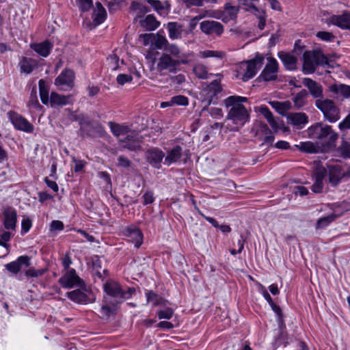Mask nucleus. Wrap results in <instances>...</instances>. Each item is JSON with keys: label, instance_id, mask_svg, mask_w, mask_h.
<instances>
[{"label": "nucleus", "instance_id": "f257e3e1", "mask_svg": "<svg viewBox=\"0 0 350 350\" xmlns=\"http://www.w3.org/2000/svg\"><path fill=\"white\" fill-rule=\"evenodd\" d=\"M306 132L309 138L317 142L321 151L329 152L336 148L338 134L331 126L317 123L310 126Z\"/></svg>", "mask_w": 350, "mask_h": 350}, {"label": "nucleus", "instance_id": "f03ea898", "mask_svg": "<svg viewBox=\"0 0 350 350\" xmlns=\"http://www.w3.org/2000/svg\"><path fill=\"white\" fill-rule=\"evenodd\" d=\"M247 98L231 96L225 99L224 103L227 107L230 109L228 112L226 120H231L234 125L233 127H227L230 131H238L250 120V113L246 108L241 104L245 102Z\"/></svg>", "mask_w": 350, "mask_h": 350}, {"label": "nucleus", "instance_id": "7ed1b4c3", "mask_svg": "<svg viewBox=\"0 0 350 350\" xmlns=\"http://www.w3.org/2000/svg\"><path fill=\"white\" fill-rule=\"evenodd\" d=\"M303 72L304 74L314 72L316 68L319 65L327 64V58L320 51H306L303 55Z\"/></svg>", "mask_w": 350, "mask_h": 350}, {"label": "nucleus", "instance_id": "20e7f679", "mask_svg": "<svg viewBox=\"0 0 350 350\" xmlns=\"http://www.w3.org/2000/svg\"><path fill=\"white\" fill-rule=\"evenodd\" d=\"M103 290L108 295L115 298L120 302L129 299L135 292L133 288H129L126 291H124L120 285L114 280H108L103 285Z\"/></svg>", "mask_w": 350, "mask_h": 350}, {"label": "nucleus", "instance_id": "39448f33", "mask_svg": "<svg viewBox=\"0 0 350 350\" xmlns=\"http://www.w3.org/2000/svg\"><path fill=\"white\" fill-rule=\"evenodd\" d=\"M264 56L257 54L254 59L242 63L239 70V73H242L241 79L243 81H247L253 78L256 75L258 70L262 66Z\"/></svg>", "mask_w": 350, "mask_h": 350}, {"label": "nucleus", "instance_id": "423d86ee", "mask_svg": "<svg viewBox=\"0 0 350 350\" xmlns=\"http://www.w3.org/2000/svg\"><path fill=\"white\" fill-rule=\"evenodd\" d=\"M316 107L322 111L326 120L335 122L340 118V110L330 99H317Z\"/></svg>", "mask_w": 350, "mask_h": 350}, {"label": "nucleus", "instance_id": "0eeeda50", "mask_svg": "<svg viewBox=\"0 0 350 350\" xmlns=\"http://www.w3.org/2000/svg\"><path fill=\"white\" fill-rule=\"evenodd\" d=\"M75 72L68 68L64 69L55 79V85L62 91H70L75 86Z\"/></svg>", "mask_w": 350, "mask_h": 350}, {"label": "nucleus", "instance_id": "6e6552de", "mask_svg": "<svg viewBox=\"0 0 350 350\" xmlns=\"http://www.w3.org/2000/svg\"><path fill=\"white\" fill-rule=\"evenodd\" d=\"M67 293L68 297L77 304H87L95 300L94 294L83 284V287Z\"/></svg>", "mask_w": 350, "mask_h": 350}, {"label": "nucleus", "instance_id": "1a4fd4ad", "mask_svg": "<svg viewBox=\"0 0 350 350\" xmlns=\"http://www.w3.org/2000/svg\"><path fill=\"white\" fill-rule=\"evenodd\" d=\"M268 62L258 77L260 81H271L278 78V64L273 57L267 58Z\"/></svg>", "mask_w": 350, "mask_h": 350}, {"label": "nucleus", "instance_id": "9d476101", "mask_svg": "<svg viewBox=\"0 0 350 350\" xmlns=\"http://www.w3.org/2000/svg\"><path fill=\"white\" fill-rule=\"evenodd\" d=\"M59 282L65 288H71L74 286L83 287L84 282L77 275L75 269L68 271L59 280Z\"/></svg>", "mask_w": 350, "mask_h": 350}, {"label": "nucleus", "instance_id": "9b49d317", "mask_svg": "<svg viewBox=\"0 0 350 350\" xmlns=\"http://www.w3.org/2000/svg\"><path fill=\"white\" fill-rule=\"evenodd\" d=\"M8 115L16 129L26 133H32L33 131V126L22 116L14 111L8 112Z\"/></svg>", "mask_w": 350, "mask_h": 350}, {"label": "nucleus", "instance_id": "f8f14e48", "mask_svg": "<svg viewBox=\"0 0 350 350\" xmlns=\"http://www.w3.org/2000/svg\"><path fill=\"white\" fill-rule=\"evenodd\" d=\"M187 63L188 61L186 59H174L170 55L163 53L159 59L157 68L159 71L161 72L167 69H174L180 64H187Z\"/></svg>", "mask_w": 350, "mask_h": 350}, {"label": "nucleus", "instance_id": "ddd939ff", "mask_svg": "<svg viewBox=\"0 0 350 350\" xmlns=\"http://www.w3.org/2000/svg\"><path fill=\"white\" fill-rule=\"evenodd\" d=\"M200 29L206 35L215 34L220 36L224 32L223 25L215 21H204L200 23Z\"/></svg>", "mask_w": 350, "mask_h": 350}, {"label": "nucleus", "instance_id": "4468645a", "mask_svg": "<svg viewBox=\"0 0 350 350\" xmlns=\"http://www.w3.org/2000/svg\"><path fill=\"white\" fill-rule=\"evenodd\" d=\"M30 265V258L27 256H21L16 260L5 264V269L13 274H17L23 268Z\"/></svg>", "mask_w": 350, "mask_h": 350}, {"label": "nucleus", "instance_id": "2eb2a0df", "mask_svg": "<svg viewBox=\"0 0 350 350\" xmlns=\"http://www.w3.org/2000/svg\"><path fill=\"white\" fill-rule=\"evenodd\" d=\"M165 157L164 152L159 148H150L146 152L147 161L154 167L159 169L161 161Z\"/></svg>", "mask_w": 350, "mask_h": 350}, {"label": "nucleus", "instance_id": "dca6fc26", "mask_svg": "<svg viewBox=\"0 0 350 350\" xmlns=\"http://www.w3.org/2000/svg\"><path fill=\"white\" fill-rule=\"evenodd\" d=\"M81 129L87 132V135L92 137H103L107 132L105 127L100 123L91 124L89 122L81 124Z\"/></svg>", "mask_w": 350, "mask_h": 350}, {"label": "nucleus", "instance_id": "f3484780", "mask_svg": "<svg viewBox=\"0 0 350 350\" xmlns=\"http://www.w3.org/2000/svg\"><path fill=\"white\" fill-rule=\"evenodd\" d=\"M327 170L323 166H318L314 170V183L312 186L314 193H321L323 189V180L327 175Z\"/></svg>", "mask_w": 350, "mask_h": 350}, {"label": "nucleus", "instance_id": "a211bd4d", "mask_svg": "<svg viewBox=\"0 0 350 350\" xmlns=\"http://www.w3.org/2000/svg\"><path fill=\"white\" fill-rule=\"evenodd\" d=\"M3 217V225L5 230H15L17 220L16 211L14 208L8 207L4 210Z\"/></svg>", "mask_w": 350, "mask_h": 350}, {"label": "nucleus", "instance_id": "6ab92c4d", "mask_svg": "<svg viewBox=\"0 0 350 350\" xmlns=\"http://www.w3.org/2000/svg\"><path fill=\"white\" fill-rule=\"evenodd\" d=\"M303 84L308 88L310 94L314 98L323 96V87L321 84L310 78H304Z\"/></svg>", "mask_w": 350, "mask_h": 350}, {"label": "nucleus", "instance_id": "aec40b11", "mask_svg": "<svg viewBox=\"0 0 350 350\" xmlns=\"http://www.w3.org/2000/svg\"><path fill=\"white\" fill-rule=\"evenodd\" d=\"M183 155V148L180 146H176L169 151L166 156L164 157V163L170 166L172 163H177L180 161Z\"/></svg>", "mask_w": 350, "mask_h": 350}, {"label": "nucleus", "instance_id": "412c9836", "mask_svg": "<svg viewBox=\"0 0 350 350\" xmlns=\"http://www.w3.org/2000/svg\"><path fill=\"white\" fill-rule=\"evenodd\" d=\"M329 21L332 24L342 29H350V14L344 13L342 15H334L330 17Z\"/></svg>", "mask_w": 350, "mask_h": 350}, {"label": "nucleus", "instance_id": "4be33fe9", "mask_svg": "<svg viewBox=\"0 0 350 350\" xmlns=\"http://www.w3.org/2000/svg\"><path fill=\"white\" fill-rule=\"evenodd\" d=\"M222 90L221 85L220 81L218 80L213 81L205 89L206 92V95L208 97L207 105H211L214 97H215L217 94L220 93Z\"/></svg>", "mask_w": 350, "mask_h": 350}, {"label": "nucleus", "instance_id": "5701e85b", "mask_svg": "<svg viewBox=\"0 0 350 350\" xmlns=\"http://www.w3.org/2000/svg\"><path fill=\"white\" fill-rule=\"evenodd\" d=\"M37 66V61L30 57H23L19 62L21 72L25 73V75L31 73Z\"/></svg>", "mask_w": 350, "mask_h": 350}, {"label": "nucleus", "instance_id": "b1692460", "mask_svg": "<svg viewBox=\"0 0 350 350\" xmlns=\"http://www.w3.org/2000/svg\"><path fill=\"white\" fill-rule=\"evenodd\" d=\"M288 122L298 129L302 128L308 122V116L304 113H292L288 116Z\"/></svg>", "mask_w": 350, "mask_h": 350}, {"label": "nucleus", "instance_id": "393cba45", "mask_svg": "<svg viewBox=\"0 0 350 350\" xmlns=\"http://www.w3.org/2000/svg\"><path fill=\"white\" fill-rule=\"evenodd\" d=\"M52 48L53 44L48 40H45L40 43H33L31 44V49L44 57H46L49 55Z\"/></svg>", "mask_w": 350, "mask_h": 350}, {"label": "nucleus", "instance_id": "a878e982", "mask_svg": "<svg viewBox=\"0 0 350 350\" xmlns=\"http://www.w3.org/2000/svg\"><path fill=\"white\" fill-rule=\"evenodd\" d=\"M329 91L333 93L336 98L342 96L345 98H350V86L345 84H333L329 88Z\"/></svg>", "mask_w": 350, "mask_h": 350}, {"label": "nucleus", "instance_id": "bb28decb", "mask_svg": "<svg viewBox=\"0 0 350 350\" xmlns=\"http://www.w3.org/2000/svg\"><path fill=\"white\" fill-rule=\"evenodd\" d=\"M108 124L109 126L111 132L116 137L126 135L131 131L130 126L125 124H118L110 121L108 122Z\"/></svg>", "mask_w": 350, "mask_h": 350}, {"label": "nucleus", "instance_id": "cd10ccee", "mask_svg": "<svg viewBox=\"0 0 350 350\" xmlns=\"http://www.w3.org/2000/svg\"><path fill=\"white\" fill-rule=\"evenodd\" d=\"M329 182L333 186H336L342 178V168L339 165L328 166Z\"/></svg>", "mask_w": 350, "mask_h": 350}, {"label": "nucleus", "instance_id": "c85d7f7f", "mask_svg": "<svg viewBox=\"0 0 350 350\" xmlns=\"http://www.w3.org/2000/svg\"><path fill=\"white\" fill-rule=\"evenodd\" d=\"M278 57L287 70H294L296 69L297 58L295 56L282 51L278 53Z\"/></svg>", "mask_w": 350, "mask_h": 350}, {"label": "nucleus", "instance_id": "c756f323", "mask_svg": "<svg viewBox=\"0 0 350 350\" xmlns=\"http://www.w3.org/2000/svg\"><path fill=\"white\" fill-rule=\"evenodd\" d=\"M71 96H64L53 92L51 94L49 103L51 107L56 106H64L69 103Z\"/></svg>", "mask_w": 350, "mask_h": 350}, {"label": "nucleus", "instance_id": "7c9ffc66", "mask_svg": "<svg viewBox=\"0 0 350 350\" xmlns=\"http://www.w3.org/2000/svg\"><path fill=\"white\" fill-rule=\"evenodd\" d=\"M107 16V12L102 4L99 2L96 3V8L93 13L94 22L96 25H100L104 22Z\"/></svg>", "mask_w": 350, "mask_h": 350}, {"label": "nucleus", "instance_id": "2f4dec72", "mask_svg": "<svg viewBox=\"0 0 350 350\" xmlns=\"http://www.w3.org/2000/svg\"><path fill=\"white\" fill-rule=\"evenodd\" d=\"M124 234L129 239L134 241H142L144 239L143 233L140 229L135 226H131L127 227L124 230Z\"/></svg>", "mask_w": 350, "mask_h": 350}, {"label": "nucleus", "instance_id": "473e14b6", "mask_svg": "<svg viewBox=\"0 0 350 350\" xmlns=\"http://www.w3.org/2000/svg\"><path fill=\"white\" fill-rule=\"evenodd\" d=\"M295 147L301 151L307 153H318L321 151L320 146L312 142H301L299 145H295Z\"/></svg>", "mask_w": 350, "mask_h": 350}, {"label": "nucleus", "instance_id": "72a5a7b5", "mask_svg": "<svg viewBox=\"0 0 350 350\" xmlns=\"http://www.w3.org/2000/svg\"><path fill=\"white\" fill-rule=\"evenodd\" d=\"M139 23L143 28L148 31H153L159 25V23L152 14H149L145 18V19L141 20Z\"/></svg>", "mask_w": 350, "mask_h": 350}, {"label": "nucleus", "instance_id": "f704fd0d", "mask_svg": "<svg viewBox=\"0 0 350 350\" xmlns=\"http://www.w3.org/2000/svg\"><path fill=\"white\" fill-rule=\"evenodd\" d=\"M169 37L172 40L181 38L182 26L176 22H171L167 24Z\"/></svg>", "mask_w": 350, "mask_h": 350}, {"label": "nucleus", "instance_id": "c9c22d12", "mask_svg": "<svg viewBox=\"0 0 350 350\" xmlns=\"http://www.w3.org/2000/svg\"><path fill=\"white\" fill-rule=\"evenodd\" d=\"M261 113L267 119L268 123L270 124L271 128L275 132H277L280 129L278 122L274 119L273 113L267 107H262L260 110Z\"/></svg>", "mask_w": 350, "mask_h": 350}, {"label": "nucleus", "instance_id": "e433bc0d", "mask_svg": "<svg viewBox=\"0 0 350 350\" xmlns=\"http://www.w3.org/2000/svg\"><path fill=\"white\" fill-rule=\"evenodd\" d=\"M39 93L42 103L44 105L49 103V88L44 79H40L38 82Z\"/></svg>", "mask_w": 350, "mask_h": 350}, {"label": "nucleus", "instance_id": "4c0bfd02", "mask_svg": "<svg viewBox=\"0 0 350 350\" xmlns=\"http://www.w3.org/2000/svg\"><path fill=\"white\" fill-rule=\"evenodd\" d=\"M146 297L147 303H152L153 306L165 305V304L164 299L152 291H147L146 292Z\"/></svg>", "mask_w": 350, "mask_h": 350}, {"label": "nucleus", "instance_id": "58836bf2", "mask_svg": "<svg viewBox=\"0 0 350 350\" xmlns=\"http://www.w3.org/2000/svg\"><path fill=\"white\" fill-rule=\"evenodd\" d=\"M258 0H240L239 7L245 11L250 12L251 13L257 15V13H260L258 8L254 4V1Z\"/></svg>", "mask_w": 350, "mask_h": 350}, {"label": "nucleus", "instance_id": "ea45409f", "mask_svg": "<svg viewBox=\"0 0 350 350\" xmlns=\"http://www.w3.org/2000/svg\"><path fill=\"white\" fill-rule=\"evenodd\" d=\"M165 51L167 53V54L177 58V59H185V54L182 53L178 46L174 44H170L168 42Z\"/></svg>", "mask_w": 350, "mask_h": 350}, {"label": "nucleus", "instance_id": "a19ab883", "mask_svg": "<svg viewBox=\"0 0 350 350\" xmlns=\"http://www.w3.org/2000/svg\"><path fill=\"white\" fill-rule=\"evenodd\" d=\"M151 43L155 49H163L165 50V46L168 44V41L165 36L157 33V35H153V38L151 40Z\"/></svg>", "mask_w": 350, "mask_h": 350}, {"label": "nucleus", "instance_id": "79ce46f5", "mask_svg": "<svg viewBox=\"0 0 350 350\" xmlns=\"http://www.w3.org/2000/svg\"><path fill=\"white\" fill-rule=\"evenodd\" d=\"M118 144L124 149H127L131 151H135L141 148V146L137 139H132V141L127 142L125 139H120Z\"/></svg>", "mask_w": 350, "mask_h": 350}, {"label": "nucleus", "instance_id": "37998d69", "mask_svg": "<svg viewBox=\"0 0 350 350\" xmlns=\"http://www.w3.org/2000/svg\"><path fill=\"white\" fill-rule=\"evenodd\" d=\"M308 92L306 90H301L293 98V103L296 108L299 109L306 104Z\"/></svg>", "mask_w": 350, "mask_h": 350}, {"label": "nucleus", "instance_id": "c03bdc74", "mask_svg": "<svg viewBox=\"0 0 350 350\" xmlns=\"http://www.w3.org/2000/svg\"><path fill=\"white\" fill-rule=\"evenodd\" d=\"M193 72L199 79H206L208 77V73L206 66L202 64H196L193 68Z\"/></svg>", "mask_w": 350, "mask_h": 350}, {"label": "nucleus", "instance_id": "a18cd8bd", "mask_svg": "<svg viewBox=\"0 0 350 350\" xmlns=\"http://www.w3.org/2000/svg\"><path fill=\"white\" fill-rule=\"evenodd\" d=\"M339 215L336 214H330L327 216L321 217L317 220L316 227L317 228H324L327 226L331 222L338 218Z\"/></svg>", "mask_w": 350, "mask_h": 350}, {"label": "nucleus", "instance_id": "49530a36", "mask_svg": "<svg viewBox=\"0 0 350 350\" xmlns=\"http://www.w3.org/2000/svg\"><path fill=\"white\" fill-rule=\"evenodd\" d=\"M27 106L29 108H33L36 110H41L42 109V106L39 103L38 97H37V92L35 88L33 89L29 100L27 103Z\"/></svg>", "mask_w": 350, "mask_h": 350}, {"label": "nucleus", "instance_id": "de8ad7c7", "mask_svg": "<svg viewBox=\"0 0 350 350\" xmlns=\"http://www.w3.org/2000/svg\"><path fill=\"white\" fill-rule=\"evenodd\" d=\"M131 9L133 11L137 12L138 16L141 17L146 13L150 11V8L139 2L133 1L131 4Z\"/></svg>", "mask_w": 350, "mask_h": 350}, {"label": "nucleus", "instance_id": "09e8293b", "mask_svg": "<svg viewBox=\"0 0 350 350\" xmlns=\"http://www.w3.org/2000/svg\"><path fill=\"white\" fill-rule=\"evenodd\" d=\"M224 55V52L218 51L207 50V51H203L200 52V56L202 58H208V57H213L221 58V57H223Z\"/></svg>", "mask_w": 350, "mask_h": 350}, {"label": "nucleus", "instance_id": "8fccbe9b", "mask_svg": "<svg viewBox=\"0 0 350 350\" xmlns=\"http://www.w3.org/2000/svg\"><path fill=\"white\" fill-rule=\"evenodd\" d=\"M171 103L173 105L187 106L189 103L188 98L183 95H178L171 98Z\"/></svg>", "mask_w": 350, "mask_h": 350}, {"label": "nucleus", "instance_id": "3c124183", "mask_svg": "<svg viewBox=\"0 0 350 350\" xmlns=\"http://www.w3.org/2000/svg\"><path fill=\"white\" fill-rule=\"evenodd\" d=\"M338 151L344 158H350V144L343 141L338 148Z\"/></svg>", "mask_w": 350, "mask_h": 350}, {"label": "nucleus", "instance_id": "603ef678", "mask_svg": "<svg viewBox=\"0 0 350 350\" xmlns=\"http://www.w3.org/2000/svg\"><path fill=\"white\" fill-rule=\"evenodd\" d=\"M238 8L226 4L225 7V13L228 15L230 19L234 20L237 18Z\"/></svg>", "mask_w": 350, "mask_h": 350}, {"label": "nucleus", "instance_id": "864d4df0", "mask_svg": "<svg viewBox=\"0 0 350 350\" xmlns=\"http://www.w3.org/2000/svg\"><path fill=\"white\" fill-rule=\"evenodd\" d=\"M173 310L170 308L161 310L157 312L158 318L159 319H170L173 316Z\"/></svg>", "mask_w": 350, "mask_h": 350}, {"label": "nucleus", "instance_id": "5fc2aeb1", "mask_svg": "<svg viewBox=\"0 0 350 350\" xmlns=\"http://www.w3.org/2000/svg\"><path fill=\"white\" fill-rule=\"evenodd\" d=\"M132 165V162L127 157L120 155L118 157L117 166L124 168H129Z\"/></svg>", "mask_w": 350, "mask_h": 350}, {"label": "nucleus", "instance_id": "6e6d98bb", "mask_svg": "<svg viewBox=\"0 0 350 350\" xmlns=\"http://www.w3.org/2000/svg\"><path fill=\"white\" fill-rule=\"evenodd\" d=\"M119 57L116 54H112L108 57L109 64L111 70H116L119 67Z\"/></svg>", "mask_w": 350, "mask_h": 350}, {"label": "nucleus", "instance_id": "4d7b16f0", "mask_svg": "<svg viewBox=\"0 0 350 350\" xmlns=\"http://www.w3.org/2000/svg\"><path fill=\"white\" fill-rule=\"evenodd\" d=\"M79 7L83 12L88 11L92 7V0H78Z\"/></svg>", "mask_w": 350, "mask_h": 350}, {"label": "nucleus", "instance_id": "13d9d810", "mask_svg": "<svg viewBox=\"0 0 350 350\" xmlns=\"http://www.w3.org/2000/svg\"><path fill=\"white\" fill-rule=\"evenodd\" d=\"M142 198L144 199V202H143L144 205L150 204L154 200L153 192L151 191H146L144 193V194L143 195Z\"/></svg>", "mask_w": 350, "mask_h": 350}, {"label": "nucleus", "instance_id": "bf43d9fd", "mask_svg": "<svg viewBox=\"0 0 350 350\" xmlns=\"http://www.w3.org/2000/svg\"><path fill=\"white\" fill-rule=\"evenodd\" d=\"M317 36L324 41H332L334 38V36L332 33L327 31H319L317 33Z\"/></svg>", "mask_w": 350, "mask_h": 350}, {"label": "nucleus", "instance_id": "052dcab7", "mask_svg": "<svg viewBox=\"0 0 350 350\" xmlns=\"http://www.w3.org/2000/svg\"><path fill=\"white\" fill-rule=\"evenodd\" d=\"M116 79H117L118 83L122 85L127 82H131L133 79V77L130 75L120 74L118 75Z\"/></svg>", "mask_w": 350, "mask_h": 350}, {"label": "nucleus", "instance_id": "680f3d73", "mask_svg": "<svg viewBox=\"0 0 350 350\" xmlns=\"http://www.w3.org/2000/svg\"><path fill=\"white\" fill-rule=\"evenodd\" d=\"M44 273L45 269H42L36 270L31 268L26 271L25 275L29 277H38L43 275Z\"/></svg>", "mask_w": 350, "mask_h": 350}, {"label": "nucleus", "instance_id": "e2e57ef3", "mask_svg": "<svg viewBox=\"0 0 350 350\" xmlns=\"http://www.w3.org/2000/svg\"><path fill=\"white\" fill-rule=\"evenodd\" d=\"M259 286V291L261 292L263 297L265 299V300L270 304H273V299L269 293L267 291L265 286H263L262 284H258Z\"/></svg>", "mask_w": 350, "mask_h": 350}, {"label": "nucleus", "instance_id": "0e129e2a", "mask_svg": "<svg viewBox=\"0 0 350 350\" xmlns=\"http://www.w3.org/2000/svg\"><path fill=\"white\" fill-rule=\"evenodd\" d=\"M32 226L31 220L29 218H24L21 223L22 231L24 233L27 232Z\"/></svg>", "mask_w": 350, "mask_h": 350}, {"label": "nucleus", "instance_id": "69168bd1", "mask_svg": "<svg viewBox=\"0 0 350 350\" xmlns=\"http://www.w3.org/2000/svg\"><path fill=\"white\" fill-rule=\"evenodd\" d=\"M293 193L300 196H304L308 193V190L304 186H296L294 188Z\"/></svg>", "mask_w": 350, "mask_h": 350}, {"label": "nucleus", "instance_id": "338daca9", "mask_svg": "<svg viewBox=\"0 0 350 350\" xmlns=\"http://www.w3.org/2000/svg\"><path fill=\"white\" fill-rule=\"evenodd\" d=\"M64 228V224L59 220H54L51 224V230H62Z\"/></svg>", "mask_w": 350, "mask_h": 350}, {"label": "nucleus", "instance_id": "774afa93", "mask_svg": "<svg viewBox=\"0 0 350 350\" xmlns=\"http://www.w3.org/2000/svg\"><path fill=\"white\" fill-rule=\"evenodd\" d=\"M340 130L350 129V113L339 124Z\"/></svg>", "mask_w": 350, "mask_h": 350}]
</instances>
